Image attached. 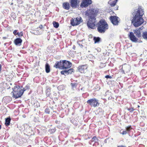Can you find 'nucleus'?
I'll list each match as a JSON object with an SVG mask.
<instances>
[{"instance_id": "nucleus-1", "label": "nucleus", "mask_w": 147, "mask_h": 147, "mask_svg": "<svg viewBox=\"0 0 147 147\" xmlns=\"http://www.w3.org/2000/svg\"><path fill=\"white\" fill-rule=\"evenodd\" d=\"M98 11V9H92L86 11V15L88 17L87 25L88 28L94 29L96 24V16Z\"/></svg>"}, {"instance_id": "nucleus-2", "label": "nucleus", "mask_w": 147, "mask_h": 147, "mask_svg": "<svg viewBox=\"0 0 147 147\" xmlns=\"http://www.w3.org/2000/svg\"><path fill=\"white\" fill-rule=\"evenodd\" d=\"M133 14L134 15L131 20V23L135 27H137L144 23V21L142 17L144 14V11L141 8L139 7Z\"/></svg>"}, {"instance_id": "nucleus-3", "label": "nucleus", "mask_w": 147, "mask_h": 147, "mask_svg": "<svg viewBox=\"0 0 147 147\" xmlns=\"http://www.w3.org/2000/svg\"><path fill=\"white\" fill-rule=\"evenodd\" d=\"M97 30L100 33H104L109 28L108 24L106 21L103 19L101 20L97 24Z\"/></svg>"}, {"instance_id": "nucleus-4", "label": "nucleus", "mask_w": 147, "mask_h": 147, "mask_svg": "<svg viewBox=\"0 0 147 147\" xmlns=\"http://www.w3.org/2000/svg\"><path fill=\"white\" fill-rule=\"evenodd\" d=\"M13 92H12L11 93H13V96L16 98L21 97L24 93L23 89L22 90L18 86H15L13 88Z\"/></svg>"}, {"instance_id": "nucleus-5", "label": "nucleus", "mask_w": 147, "mask_h": 147, "mask_svg": "<svg viewBox=\"0 0 147 147\" xmlns=\"http://www.w3.org/2000/svg\"><path fill=\"white\" fill-rule=\"evenodd\" d=\"M87 102L90 106L94 107H97L99 105L98 100L95 98H90L87 101Z\"/></svg>"}, {"instance_id": "nucleus-6", "label": "nucleus", "mask_w": 147, "mask_h": 147, "mask_svg": "<svg viewBox=\"0 0 147 147\" xmlns=\"http://www.w3.org/2000/svg\"><path fill=\"white\" fill-rule=\"evenodd\" d=\"M71 24L73 26L78 25L82 22L81 17H77L76 18H73L71 20Z\"/></svg>"}, {"instance_id": "nucleus-7", "label": "nucleus", "mask_w": 147, "mask_h": 147, "mask_svg": "<svg viewBox=\"0 0 147 147\" xmlns=\"http://www.w3.org/2000/svg\"><path fill=\"white\" fill-rule=\"evenodd\" d=\"M143 28L144 27L142 26L139 28H136L135 30H133L134 34L137 37L140 38L142 36L141 33Z\"/></svg>"}, {"instance_id": "nucleus-8", "label": "nucleus", "mask_w": 147, "mask_h": 147, "mask_svg": "<svg viewBox=\"0 0 147 147\" xmlns=\"http://www.w3.org/2000/svg\"><path fill=\"white\" fill-rule=\"evenodd\" d=\"M71 66V63L70 61L65 60H62L63 69H68Z\"/></svg>"}, {"instance_id": "nucleus-9", "label": "nucleus", "mask_w": 147, "mask_h": 147, "mask_svg": "<svg viewBox=\"0 0 147 147\" xmlns=\"http://www.w3.org/2000/svg\"><path fill=\"white\" fill-rule=\"evenodd\" d=\"M119 18L117 16H111L110 18V19L113 24L114 25H117L119 22Z\"/></svg>"}, {"instance_id": "nucleus-10", "label": "nucleus", "mask_w": 147, "mask_h": 147, "mask_svg": "<svg viewBox=\"0 0 147 147\" xmlns=\"http://www.w3.org/2000/svg\"><path fill=\"white\" fill-rule=\"evenodd\" d=\"M98 139L96 136H94L92 139L91 140L89 141V143L90 144H92L93 143H94L93 144L94 146H96L97 145H99L98 142Z\"/></svg>"}, {"instance_id": "nucleus-11", "label": "nucleus", "mask_w": 147, "mask_h": 147, "mask_svg": "<svg viewBox=\"0 0 147 147\" xmlns=\"http://www.w3.org/2000/svg\"><path fill=\"white\" fill-rule=\"evenodd\" d=\"M92 3L91 0H83L80 5V7L82 8L86 7Z\"/></svg>"}, {"instance_id": "nucleus-12", "label": "nucleus", "mask_w": 147, "mask_h": 147, "mask_svg": "<svg viewBox=\"0 0 147 147\" xmlns=\"http://www.w3.org/2000/svg\"><path fill=\"white\" fill-rule=\"evenodd\" d=\"M128 36L130 40L133 42H136L138 40V39L136 37L132 32H130L129 34H128Z\"/></svg>"}, {"instance_id": "nucleus-13", "label": "nucleus", "mask_w": 147, "mask_h": 147, "mask_svg": "<svg viewBox=\"0 0 147 147\" xmlns=\"http://www.w3.org/2000/svg\"><path fill=\"white\" fill-rule=\"evenodd\" d=\"M88 66L87 65H83L79 66L78 67V70L81 73H85L86 71Z\"/></svg>"}, {"instance_id": "nucleus-14", "label": "nucleus", "mask_w": 147, "mask_h": 147, "mask_svg": "<svg viewBox=\"0 0 147 147\" xmlns=\"http://www.w3.org/2000/svg\"><path fill=\"white\" fill-rule=\"evenodd\" d=\"M130 70V67L128 65H124L121 69L122 73L125 74L129 72Z\"/></svg>"}, {"instance_id": "nucleus-15", "label": "nucleus", "mask_w": 147, "mask_h": 147, "mask_svg": "<svg viewBox=\"0 0 147 147\" xmlns=\"http://www.w3.org/2000/svg\"><path fill=\"white\" fill-rule=\"evenodd\" d=\"M74 69L70 68L69 69H65V70L62 71H61V74H62L67 75L69 74H71L73 72Z\"/></svg>"}, {"instance_id": "nucleus-16", "label": "nucleus", "mask_w": 147, "mask_h": 147, "mask_svg": "<svg viewBox=\"0 0 147 147\" xmlns=\"http://www.w3.org/2000/svg\"><path fill=\"white\" fill-rule=\"evenodd\" d=\"M54 67L56 68L63 69L62 60H61L59 61H57L54 65Z\"/></svg>"}, {"instance_id": "nucleus-17", "label": "nucleus", "mask_w": 147, "mask_h": 147, "mask_svg": "<svg viewBox=\"0 0 147 147\" xmlns=\"http://www.w3.org/2000/svg\"><path fill=\"white\" fill-rule=\"evenodd\" d=\"M78 1V0H71V5L72 8H76L77 7Z\"/></svg>"}, {"instance_id": "nucleus-18", "label": "nucleus", "mask_w": 147, "mask_h": 147, "mask_svg": "<svg viewBox=\"0 0 147 147\" xmlns=\"http://www.w3.org/2000/svg\"><path fill=\"white\" fill-rule=\"evenodd\" d=\"M22 40L20 38H17L14 40V43L16 45L20 46L21 45Z\"/></svg>"}, {"instance_id": "nucleus-19", "label": "nucleus", "mask_w": 147, "mask_h": 147, "mask_svg": "<svg viewBox=\"0 0 147 147\" xmlns=\"http://www.w3.org/2000/svg\"><path fill=\"white\" fill-rule=\"evenodd\" d=\"M63 7L65 9L68 10L70 8L69 3L67 2H64L63 4Z\"/></svg>"}, {"instance_id": "nucleus-20", "label": "nucleus", "mask_w": 147, "mask_h": 147, "mask_svg": "<svg viewBox=\"0 0 147 147\" xmlns=\"http://www.w3.org/2000/svg\"><path fill=\"white\" fill-rule=\"evenodd\" d=\"M11 118L10 117H8L5 119V124L6 126H9L10 124Z\"/></svg>"}, {"instance_id": "nucleus-21", "label": "nucleus", "mask_w": 147, "mask_h": 147, "mask_svg": "<svg viewBox=\"0 0 147 147\" xmlns=\"http://www.w3.org/2000/svg\"><path fill=\"white\" fill-rule=\"evenodd\" d=\"M45 71L46 73H49L50 72V67L49 64L47 63L45 65Z\"/></svg>"}, {"instance_id": "nucleus-22", "label": "nucleus", "mask_w": 147, "mask_h": 147, "mask_svg": "<svg viewBox=\"0 0 147 147\" xmlns=\"http://www.w3.org/2000/svg\"><path fill=\"white\" fill-rule=\"evenodd\" d=\"M4 100H5V102L6 103H8L10 102L11 100V98L10 96H6L3 98Z\"/></svg>"}, {"instance_id": "nucleus-23", "label": "nucleus", "mask_w": 147, "mask_h": 147, "mask_svg": "<svg viewBox=\"0 0 147 147\" xmlns=\"http://www.w3.org/2000/svg\"><path fill=\"white\" fill-rule=\"evenodd\" d=\"M93 40H94V43H99V42L100 41L101 39L99 37H94L93 38Z\"/></svg>"}, {"instance_id": "nucleus-24", "label": "nucleus", "mask_w": 147, "mask_h": 147, "mask_svg": "<svg viewBox=\"0 0 147 147\" xmlns=\"http://www.w3.org/2000/svg\"><path fill=\"white\" fill-rule=\"evenodd\" d=\"M118 0H115L112 2L111 1H109V3L110 4L111 7L114 6L116 4Z\"/></svg>"}, {"instance_id": "nucleus-25", "label": "nucleus", "mask_w": 147, "mask_h": 147, "mask_svg": "<svg viewBox=\"0 0 147 147\" xmlns=\"http://www.w3.org/2000/svg\"><path fill=\"white\" fill-rule=\"evenodd\" d=\"M142 36L144 39L147 40V31L142 32Z\"/></svg>"}, {"instance_id": "nucleus-26", "label": "nucleus", "mask_w": 147, "mask_h": 147, "mask_svg": "<svg viewBox=\"0 0 147 147\" xmlns=\"http://www.w3.org/2000/svg\"><path fill=\"white\" fill-rule=\"evenodd\" d=\"M53 26L56 28H58L59 26V24L58 22L54 21L53 22Z\"/></svg>"}, {"instance_id": "nucleus-27", "label": "nucleus", "mask_w": 147, "mask_h": 147, "mask_svg": "<svg viewBox=\"0 0 147 147\" xmlns=\"http://www.w3.org/2000/svg\"><path fill=\"white\" fill-rule=\"evenodd\" d=\"M51 90L50 89H47L46 90V93L47 96H49L50 94Z\"/></svg>"}, {"instance_id": "nucleus-28", "label": "nucleus", "mask_w": 147, "mask_h": 147, "mask_svg": "<svg viewBox=\"0 0 147 147\" xmlns=\"http://www.w3.org/2000/svg\"><path fill=\"white\" fill-rule=\"evenodd\" d=\"M78 84L76 82H74L73 83H71V86L72 88H76L77 85Z\"/></svg>"}, {"instance_id": "nucleus-29", "label": "nucleus", "mask_w": 147, "mask_h": 147, "mask_svg": "<svg viewBox=\"0 0 147 147\" xmlns=\"http://www.w3.org/2000/svg\"><path fill=\"white\" fill-rule=\"evenodd\" d=\"M126 129L127 131L129 132L132 129L131 126H129L126 127Z\"/></svg>"}, {"instance_id": "nucleus-30", "label": "nucleus", "mask_w": 147, "mask_h": 147, "mask_svg": "<svg viewBox=\"0 0 147 147\" xmlns=\"http://www.w3.org/2000/svg\"><path fill=\"white\" fill-rule=\"evenodd\" d=\"M17 35H18V36L19 37H21L23 35V33L22 32H21L20 33L18 32L17 33Z\"/></svg>"}, {"instance_id": "nucleus-31", "label": "nucleus", "mask_w": 147, "mask_h": 147, "mask_svg": "<svg viewBox=\"0 0 147 147\" xmlns=\"http://www.w3.org/2000/svg\"><path fill=\"white\" fill-rule=\"evenodd\" d=\"M45 113L48 114H49L50 113V110L49 108H47L45 110Z\"/></svg>"}, {"instance_id": "nucleus-32", "label": "nucleus", "mask_w": 147, "mask_h": 147, "mask_svg": "<svg viewBox=\"0 0 147 147\" xmlns=\"http://www.w3.org/2000/svg\"><path fill=\"white\" fill-rule=\"evenodd\" d=\"M30 88V86L28 85H27L25 87V88H23V91H24V92L26 90H27V89H28Z\"/></svg>"}, {"instance_id": "nucleus-33", "label": "nucleus", "mask_w": 147, "mask_h": 147, "mask_svg": "<svg viewBox=\"0 0 147 147\" xmlns=\"http://www.w3.org/2000/svg\"><path fill=\"white\" fill-rule=\"evenodd\" d=\"M56 130L55 129H50L49 130V131L50 132V133H53L55 132Z\"/></svg>"}, {"instance_id": "nucleus-34", "label": "nucleus", "mask_w": 147, "mask_h": 147, "mask_svg": "<svg viewBox=\"0 0 147 147\" xmlns=\"http://www.w3.org/2000/svg\"><path fill=\"white\" fill-rule=\"evenodd\" d=\"M120 133L122 135H125L127 133V131L126 130H123V131Z\"/></svg>"}, {"instance_id": "nucleus-35", "label": "nucleus", "mask_w": 147, "mask_h": 147, "mask_svg": "<svg viewBox=\"0 0 147 147\" xmlns=\"http://www.w3.org/2000/svg\"><path fill=\"white\" fill-rule=\"evenodd\" d=\"M128 111H129L130 112H132L134 110L133 108H128L127 109Z\"/></svg>"}, {"instance_id": "nucleus-36", "label": "nucleus", "mask_w": 147, "mask_h": 147, "mask_svg": "<svg viewBox=\"0 0 147 147\" xmlns=\"http://www.w3.org/2000/svg\"><path fill=\"white\" fill-rule=\"evenodd\" d=\"M105 78H110L111 79L112 78V77L111 76L107 75L105 76Z\"/></svg>"}, {"instance_id": "nucleus-37", "label": "nucleus", "mask_w": 147, "mask_h": 147, "mask_svg": "<svg viewBox=\"0 0 147 147\" xmlns=\"http://www.w3.org/2000/svg\"><path fill=\"white\" fill-rule=\"evenodd\" d=\"M77 43L79 45L80 47H82V45L81 44L80 42H78Z\"/></svg>"}, {"instance_id": "nucleus-38", "label": "nucleus", "mask_w": 147, "mask_h": 147, "mask_svg": "<svg viewBox=\"0 0 147 147\" xmlns=\"http://www.w3.org/2000/svg\"><path fill=\"white\" fill-rule=\"evenodd\" d=\"M95 50L97 51L98 52H99L100 51L101 49L100 48H98L97 49H95Z\"/></svg>"}, {"instance_id": "nucleus-39", "label": "nucleus", "mask_w": 147, "mask_h": 147, "mask_svg": "<svg viewBox=\"0 0 147 147\" xmlns=\"http://www.w3.org/2000/svg\"><path fill=\"white\" fill-rule=\"evenodd\" d=\"M17 30H14L13 32V34L15 35H17L16 33H17Z\"/></svg>"}, {"instance_id": "nucleus-40", "label": "nucleus", "mask_w": 147, "mask_h": 147, "mask_svg": "<svg viewBox=\"0 0 147 147\" xmlns=\"http://www.w3.org/2000/svg\"><path fill=\"white\" fill-rule=\"evenodd\" d=\"M49 117H47V118H46L45 119V122H47L49 120Z\"/></svg>"}, {"instance_id": "nucleus-41", "label": "nucleus", "mask_w": 147, "mask_h": 147, "mask_svg": "<svg viewBox=\"0 0 147 147\" xmlns=\"http://www.w3.org/2000/svg\"><path fill=\"white\" fill-rule=\"evenodd\" d=\"M43 27V26L41 24L39 26V28L41 29Z\"/></svg>"}, {"instance_id": "nucleus-42", "label": "nucleus", "mask_w": 147, "mask_h": 147, "mask_svg": "<svg viewBox=\"0 0 147 147\" xmlns=\"http://www.w3.org/2000/svg\"><path fill=\"white\" fill-rule=\"evenodd\" d=\"M96 147H101L102 146V145L100 144H99L98 145H97L96 146Z\"/></svg>"}, {"instance_id": "nucleus-43", "label": "nucleus", "mask_w": 147, "mask_h": 147, "mask_svg": "<svg viewBox=\"0 0 147 147\" xmlns=\"http://www.w3.org/2000/svg\"><path fill=\"white\" fill-rule=\"evenodd\" d=\"M37 103V105H36V107H39L40 106V105H39V103L38 102L37 103Z\"/></svg>"}, {"instance_id": "nucleus-44", "label": "nucleus", "mask_w": 147, "mask_h": 147, "mask_svg": "<svg viewBox=\"0 0 147 147\" xmlns=\"http://www.w3.org/2000/svg\"><path fill=\"white\" fill-rule=\"evenodd\" d=\"M117 147H125V146L123 145H120L117 146Z\"/></svg>"}, {"instance_id": "nucleus-45", "label": "nucleus", "mask_w": 147, "mask_h": 147, "mask_svg": "<svg viewBox=\"0 0 147 147\" xmlns=\"http://www.w3.org/2000/svg\"><path fill=\"white\" fill-rule=\"evenodd\" d=\"M76 47L75 45H74L73 47V49L75 50V49Z\"/></svg>"}, {"instance_id": "nucleus-46", "label": "nucleus", "mask_w": 147, "mask_h": 147, "mask_svg": "<svg viewBox=\"0 0 147 147\" xmlns=\"http://www.w3.org/2000/svg\"><path fill=\"white\" fill-rule=\"evenodd\" d=\"M1 67H2L1 65V64H0V71H1Z\"/></svg>"}, {"instance_id": "nucleus-47", "label": "nucleus", "mask_w": 147, "mask_h": 147, "mask_svg": "<svg viewBox=\"0 0 147 147\" xmlns=\"http://www.w3.org/2000/svg\"><path fill=\"white\" fill-rule=\"evenodd\" d=\"M90 61V62H92V63H93V64H94V61H93V60H90V61Z\"/></svg>"}, {"instance_id": "nucleus-48", "label": "nucleus", "mask_w": 147, "mask_h": 147, "mask_svg": "<svg viewBox=\"0 0 147 147\" xmlns=\"http://www.w3.org/2000/svg\"><path fill=\"white\" fill-rule=\"evenodd\" d=\"M104 142L105 143H106L107 142V140L105 139L104 140Z\"/></svg>"}, {"instance_id": "nucleus-49", "label": "nucleus", "mask_w": 147, "mask_h": 147, "mask_svg": "<svg viewBox=\"0 0 147 147\" xmlns=\"http://www.w3.org/2000/svg\"><path fill=\"white\" fill-rule=\"evenodd\" d=\"M61 86H59L58 87V88L59 89L60 88V87H61Z\"/></svg>"}, {"instance_id": "nucleus-50", "label": "nucleus", "mask_w": 147, "mask_h": 147, "mask_svg": "<svg viewBox=\"0 0 147 147\" xmlns=\"http://www.w3.org/2000/svg\"><path fill=\"white\" fill-rule=\"evenodd\" d=\"M3 39H6V37H3Z\"/></svg>"}, {"instance_id": "nucleus-51", "label": "nucleus", "mask_w": 147, "mask_h": 147, "mask_svg": "<svg viewBox=\"0 0 147 147\" xmlns=\"http://www.w3.org/2000/svg\"><path fill=\"white\" fill-rule=\"evenodd\" d=\"M1 125H0V129H1Z\"/></svg>"}, {"instance_id": "nucleus-52", "label": "nucleus", "mask_w": 147, "mask_h": 147, "mask_svg": "<svg viewBox=\"0 0 147 147\" xmlns=\"http://www.w3.org/2000/svg\"><path fill=\"white\" fill-rule=\"evenodd\" d=\"M118 7H117V8L116 9V10H117V9H118Z\"/></svg>"}, {"instance_id": "nucleus-53", "label": "nucleus", "mask_w": 147, "mask_h": 147, "mask_svg": "<svg viewBox=\"0 0 147 147\" xmlns=\"http://www.w3.org/2000/svg\"><path fill=\"white\" fill-rule=\"evenodd\" d=\"M6 43H5V44H4V45H6Z\"/></svg>"}]
</instances>
